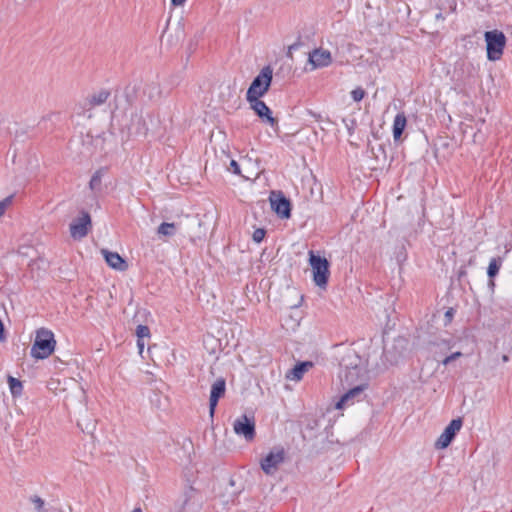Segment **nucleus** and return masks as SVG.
<instances>
[{"label": "nucleus", "instance_id": "28", "mask_svg": "<svg viewBox=\"0 0 512 512\" xmlns=\"http://www.w3.org/2000/svg\"><path fill=\"white\" fill-rule=\"evenodd\" d=\"M351 96L354 101L359 102L364 98L365 91L362 88H356V89L352 90Z\"/></svg>", "mask_w": 512, "mask_h": 512}, {"label": "nucleus", "instance_id": "18", "mask_svg": "<svg viewBox=\"0 0 512 512\" xmlns=\"http://www.w3.org/2000/svg\"><path fill=\"white\" fill-rule=\"evenodd\" d=\"M226 391V382L223 378L217 379L211 387L210 399H209V410L210 415H214L215 408L218 400L224 396Z\"/></svg>", "mask_w": 512, "mask_h": 512}, {"label": "nucleus", "instance_id": "2", "mask_svg": "<svg viewBox=\"0 0 512 512\" xmlns=\"http://www.w3.org/2000/svg\"><path fill=\"white\" fill-rule=\"evenodd\" d=\"M340 380L343 387H350L356 383H367V361L354 350L347 351L341 362Z\"/></svg>", "mask_w": 512, "mask_h": 512}, {"label": "nucleus", "instance_id": "13", "mask_svg": "<svg viewBox=\"0 0 512 512\" xmlns=\"http://www.w3.org/2000/svg\"><path fill=\"white\" fill-rule=\"evenodd\" d=\"M461 426V419L452 420L436 441V447L439 449H444L448 447L456 433L461 429Z\"/></svg>", "mask_w": 512, "mask_h": 512}, {"label": "nucleus", "instance_id": "36", "mask_svg": "<svg viewBox=\"0 0 512 512\" xmlns=\"http://www.w3.org/2000/svg\"><path fill=\"white\" fill-rule=\"evenodd\" d=\"M3 324V322L0 320V325Z\"/></svg>", "mask_w": 512, "mask_h": 512}, {"label": "nucleus", "instance_id": "15", "mask_svg": "<svg viewBox=\"0 0 512 512\" xmlns=\"http://www.w3.org/2000/svg\"><path fill=\"white\" fill-rule=\"evenodd\" d=\"M345 388L347 392L335 403V409L341 410L346 405H349L350 402H353L355 398L359 397L366 388V383H356L353 386Z\"/></svg>", "mask_w": 512, "mask_h": 512}, {"label": "nucleus", "instance_id": "5", "mask_svg": "<svg viewBox=\"0 0 512 512\" xmlns=\"http://www.w3.org/2000/svg\"><path fill=\"white\" fill-rule=\"evenodd\" d=\"M486 44V57L490 62H498L502 59L506 47L507 38L505 34L497 29L484 33Z\"/></svg>", "mask_w": 512, "mask_h": 512}, {"label": "nucleus", "instance_id": "19", "mask_svg": "<svg viewBox=\"0 0 512 512\" xmlns=\"http://www.w3.org/2000/svg\"><path fill=\"white\" fill-rule=\"evenodd\" d=\"M245 162H251V159L244 158L242 163L243 166H245ZM227 169L236 175L243 176L246 179H251L253 176L257 175L254 171L249 170L246 167H244V174H242L240 164L234 159H230Z\"/></svg>", "mask_w": 512, "mask_h": 512}, {"label": "nucleus", "instance_id": "10", "mask_svg": "<svg viewBox=\"0 0 512 512\" xmlns=\"http://www.w3.org/2000/svg\"><path fill=\"white\" fill-rule=\"evenodd\" d=\"M234 432L243 436L246 441L250 442L255 436V418L254 416L241 415L235 419L233 423Z\"/></svg>", "mask_w": 512, "mask_h": 512}, {"label": "nucleus", "instance_id": "25", "mask_svg": "<svg viewBox=\"0 0 512 512\" xmlns=\"http://www.w3.org/2000/svg\"><path fill=\"white\" fill-rule=\"evenodd\" d=\"M13 202V196L5 197L0 201V218L5 214V212L11 207Z\"/></svg>", "mask_w": 512, "mask_h": 512}, {"label": "nucleus", "instance_id": "34", "mask_svg": "<svg viewBox=\"0 0 512 512\" xmlns=\"http://www.w3.org/2000/svg\"><path fill=\"white\" fill-rule=\"evenodd\" d=\"M446 316H447L448 318H451V316H452V310L447 311V312H446Z\"/></svg>", "mask_w": 512, "mask_h": 512}, {"label": "nucleus", "instance_id": "35", "mask_svg": "<svg viewBox=\"0 0 512 512\" xmlns=\"http://www.w3.org/2000/svg\"><path fill=\"white\" fill-rule=\"evenodd\" d=\"M133 512H141L139 509L134 510Z\"/></svg>", "mask_w": 512, "mask_h": 512}, {"label": "nucleus", "instance_id": "14", "mask_svg": "<svg viewBox=\"0 0 512 512\" xmlns=\"http://www.w3.org/2000/svg\"><path fill=\"white\" fill-rule=\"evenodd\" d=\"M91 227V218L87 213H83L79 218L70 225L71 236L80 239L86 236Z\"/></svg>", "mask_w": 512, "mask_h": 512}, {"label": "nucleus", "instance_id": "3", "mask_svg": "<svg viewBox=\"0 0 512 512\" xmlns=\"http://www.w3.org/2000/svg\"><path fill=\"white\" fill-rule=\"evenodd\" d=\"M156 119L142 112L130 111L123 115L122 126L129 134L148 136L155 132Z\"/></svg>", "mask_w": 512, "mask_h": 512}, {"label": "nucleus", "instance_id": "4", "mask_svg": "<svg viewBox=\"0 0 512 512\" xmlns=\"http://www.w3.org/2000/svg\"><path fill=\"white\" fill-rule=\"evenodd\" d=\"M56 345L54 333L47 328H39L35 332L30 355L35 360L47 359L55 352Z\"/></svg>", "mask_w": 512, "mask_h": 512}, {"label": "nucleus", "instance_id": "1", "mask_svg": "<svg viewBox=\"0 0 512 512\" xmlns=\"http://www.w3.org/2000/svg\"><path fill=\"white\" fill-rule=\"evenodd\" d=\"M107 97L108 93L101 91L87 98L83 104L82 116L95 132H104L109 127L110 112L105 105Z\"/></svg>", "mask_w": 512, "mask_h": 512}, {"label": "nucleus", "instance_id": "12", "mask_svg": "<svg viewBox=\"0 0 512 512\" xmlns=\"http://www.w3.org/2000/svg\"><path fill=\"white\" fill-rule=\"evenodd\" d=\"M271 209L283 219H288L291 215L290 201L280 192H271L270 197Z\"/></svg>", "mask_w": 512, "mask_h": 512}, {"label": "nucleus", "instance_id": "24", "mask_svg": "<svg viewBox=\"0 0 512 512\" xmlns=\"http://www.w3.org/2000/svg\"><path fill=\"white\" fill-rule=\"evenodd\" d=\"M175 224L174 223H162L158 227V234L160 236H172L175 233Z\"/></svg>", "mask_w": 512, "mask_h": 512}, {"label": "nucleus", "instance_id": "21", "mask_svg": "<svg viewBox=\"0 0 512 512\" xmlns=\"http://www.w3.org/2000/svg\"><path fill=\"white\" fill-rule=\"evenodd\" d=\"M47 389L54 395L59 396L66 393V381L58 377H51L46 383Z\"/></svg>", "mask_w": 512, "mask_h": 512}, {"label": "nucleus", "instance_id": "27", "mask_svg": "<svg viewBox=\"0 0 512 512\" xmlns=\"http://www.w3.org/2000/svg\"><path fill=\"white\" fill-rule=\"evenodd\" d=\"M499 268H500V264L498 263V261L496 259H492L489 263V267H488V271H487L489 277H494L498 273Z\"/></svg>", "mask_w": 512, "mask_h": 512}, {"label": "nucleus", "instance_id": "6", "mask_svg": "<svg viewBox=\"0 0 512 512\" xmlns=\"http://www.w3.org/2000/svg\"><path fill=\"white\" fill-rule=\"evenodd\" d=\"M309 264L312 271L313 281L320 289H326L330 276L329 262L325 257L309 252Z\"/></svg>", "mask_w": 512, "mask_h": 512}, {"label": "nucleus", "instance_id": "32", "mask_svg": "<svg viewBox=\"0 0 512 512\" xmlns=\"http://www.w3.org/2000/svg\"><path fill=\"white\" fill-rule=\"evenodd\" d=\"M0 341L1 342L6 341V333H5V328H4L3 324L0 325Z\"/></svg>", "mask_w": 512, "mask_h": 512}, {"label": "nucleus", "instance_id": "22", "mask_svg": "<svg viewBox=\"0 0 512 512\" xmlns=\"http://www.w3.org/2000/svg\"><path fill=\"white\" fill-rule=\"evenodd\" d=\"M406 123H407V120H406V117L403 113L401 114H398L395 119H394V124H393V137H394V140H399L402 133H403V130L405 129L406 127Z\"/></svg>", "mask_w": 512, "mask_h": 512}, {"label": "nucleus", "instance_id": "17", "mask_svg": "<svg viewBox=\"0 0 512 512\" xmlns=\"http://www.w3.org/2000/svg\"><path fill=\"white\" fill-rule=\"evenodd\" d=\"M101 254L103 255L107 265L116 271L125 272L128 270V262L121 257L117 252L102 249Z\"/></svg>", "mask_w": 512, "mask_h": 512}, {"label": "nucleus", "instance_id": "9", "mask_svg": "<svg viewBox=\"0 0 512 512\" xmlns=\"http://www.w3.org/2000/svg\"><path fill=\"white\" fill-rule=\"evenodd\" d=\"M250 108L260 118V120L273 129L278 127V119L273 116L271 109L260 99H247Z\"/></svg>", "mask_w": 512, "mask_h": 512}, {"label": "nucleus", "instance_id": "11", "mask_svg": "<svg viewBox=\"0 0 512 512\" xmlns=\"http://www.w3.org/2000/svg\"><path fill=\"white\" fill-rule=\"evenodd\" d=\"M333 61L332 54L329 50L322 47L315 48L308 54V64L310 70L328 67Z\"/></svg>", "mask_w": 512, "mask_h": 512}, {"label": "nucleus", "instance_id": "16", "mask_svg": "<svg viewBox=\"0 0 512 512\" xmlns=\"http://www.w3.org/2000/svg\"><path fill=\"white\" fill-rule=\"evenodd\" d=\"M345 388L347 392L335 403V409L341 410L346 405H349L350 402H353L355 398L359 397L366 388V383H356L353 386Z\"/></svg>", "mask_w": 512, "mask_h": 512}, {"label": "nucleus", "instance_id": "23", "mask_svg": "<svg viewBox=\"0 0 512 512\" xmlns=\"http://www.w3.org/2000/svg\"><path fill=\"white\" fill-rule=\"evenodd\" d=\"M8 385H9V389H10V392L11 394L14 396V397H18L21 395L22 393V390H23V384L20 380L12 377V376H8Z\"/></svg>", "mask_w": 512, "mask_h": 512}, {"label": "nucleus", "instance_id": "7", "mask_svg": "<svg viewBox=\"0 0 512 512\" xmlns=\"http://www.w3.org/2000/svg\"><path fill=\"white\" fill-rule=\"evenodd\" d=\"M272 78V69L269 66L264 67L248 88L246 99H255L264 96L270 88Z\"/></svg>", "mask_w": 512, "mask_h": 512}, {"label": "nucleus", "instance_id": "8", "mask_svg": "<svg viewBox=\"0 0 512 512\" xmlns=\"http://www.w3.org/2000/svg\"><path fill=\"white\" fill-rule=\"evenodd\" d=\"M286 453L283 448H273L260 460V466L266 475H274L284 463Z\"/></svg>", "mask_w": 512, "mask_h": 512}, {"label": "nucleus", "instance_id": "33", "mask_svg": "<svg viewBox=\"0 0 512 512\" xmlns=\"http://www.w3.org/2000/svg\"><path fill=\"white\" fill-rule=\"evenodd\" d=\"M137 346H138L139 354L142 355L143 351H144V347H145L144 341L142 339H138Z\"/></svg>", "mask_w": 512, "mask_h": 512}, {"label": "nucleus", "instance_id": "26", "mask_svg": "<svg viewBox=\"0 0 512 512\" xmlns=\"http://www.w3.org/2000/svg\"><path fill=\"white\" fill-rule=\"evenodd\" d=\"M136 335H137L138 339H142V340H143V338H149L150 330L145 325H139L136 328Z\"/></svg>", "mask_w": 512, "mask_h": 512}, {"label": "nucleus", "instance_id": "29", "mask_svg": "<svg viewBox=\"0 0 512 512\" xmlns=\"http://www.w3.org/2000/svg\"><path fill=\"white\" fill-rule=\"evenodd\" d=\"M265 237V230L262 228L256 229L253 232L252 238L256 243L261 242Z\"/></svg>", "mask_w": 512, "mask_h": 512}, {"label": "nucleus", "instance_id": "31", "mask_svg": "<svg viewBox=\"0 0 512 512\" xmlns=\"http://www.w3.org/2000/svg\"><path fill=\"white\" fill-rule=\"evenodd\" d=\"M188 0H170V4L173 8H183Z\"/></svg>", "mask_w": 512, "mask_h": 512}, {"label": "nucleus", "instance_id": "20", "mask_svg": "<svg viewBox=\"0 0 512 512\" xmlns=\"http://www.w3.org/2000/svg\"><path fill=\"white\" fill-rule=\"evenodd\" d=\"M312 366L310 362H303L297 364L286 373V379L290 381H299L302 379L305 372Z\"/></svg>", "mask_w": 512, "mask_h": 512}, {"label": "nucleus", "instance_id": "30", "mask_svg": "<svg viewBox=\"0 0 512 512\" xmlns=\"http://www.w3.org/2000/svg\"><path fill=\"white\" fill-rule=\"evenodd\" d=\"M461 356H462V353H461V352H455V353L451 354L450 356L446 357V358L442 361V363H443L444 365H448L450 362H452V361H454V360H456V359L460 358Z\"/></svg>", "mask_w": 512, "mask_h": 512}]
</instances>
